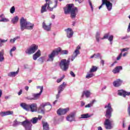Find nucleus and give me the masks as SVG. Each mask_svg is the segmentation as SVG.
<instances>
[{"instance_id":"f257e3e1","label":"nucleus","mask_w":130,"mask_h":130,"mask_svg":"<svg viewBox=\"0 0 130 130\" xmlns=\"http://www.w3.org/2000/svg\"><path fill=\"white\" fill-rule=\"evenodd\" d=\"M105 108H107L105 116L107 119H105L104 125L106 129H111L113 127L112 121L110 120L109 119L111 118L113 109L111 107V104L110 103H109L108 105H106Z\"/></svg>"},{"instance_id":"f03ea898","label":"nucleus","mask_w":130,"mask_h":130,"mask_svg":"<svg viewBox=\"0 0 130 130\" xmlns=\"http://www.w3.org/2000/svg\"><path fill=\"white\" fill-rule=\"evenodd\" d=\"M46 3L42 6L41 13L43 14L45 12H47V10L50 12H52L53 9H55L57 7V1H55L54 3H52L51 0H45ZM46 8L47 10H46Z\"/></svg>"},{"instance_id":"7ed1b4c3","label":"nucleus","mask_w":130,"mask_h":130,"mask_svg":"<svg viewBox=\"0 0 130 130\" xmlns=\"http://www.w3.org/2000/svg\"><path fill=\"white\" fill-rule=\"evenodd\" d=\"M64 13L65 15H68L71 13V17L72 19H75L77 16V13H79L78 8L74 7V4H70L67 5V8H64Z\"/></svg>"},{"instance_id":"20e7f679","label":"nucleus","mask_w":130,"mask_h":130,"mask_svg":"<svg viewBox=\"0 0 130 130\" xmlns=\"http://www.w3.org/2000/svg\"><path fill=\"white\" fill-rule=\"evenodd\" d=\"M59 52H60L61 54H68L69 53V51L67 50H62L61 48L58 47L56 49H55L54 50H53L51 53L48 55V60L50 61H53V60L54 59V57L55 56H57L59 54Z\"/></svg>"},{"instance_id":"39448f33","label":"nucleus","mask_w":130,"mask_h":130,"mask_svg":"<svg viewBox=\"0 0 130 130\" xmlns=\"http://www.w3.org/2000/svg\"><path fill=\"white\" fill-rule=\"evenodd\" d=\"M70 59L67 60L66 59H61L59 63V67L63 72L68 71L69 69V66H70Z\"/></svg>"},{"instance_id":"423d86ee","label":"nucleus","mask_w":130,"mask_h":130,"mask_svg":"<svg viewBox=\"0 0 130 130\" xmlns=\"http://www.w3.org/2000/svg\"><path fill=\"white\" fill-rule=\"evenodd\" d=\"M38 49V46L36 44H32L31 46L25 51L27 54H33L35 53Z\"/></svg>"},{"instance_id":"0eeeda50","label":"nucleus","mask_w":130,"mask_h":130,"mask_svg":"<svg viewBox=\"0 0 130 130\" xmlns=\"http://www.w3.org/2000/svg\"><path fill=\"white\" fill-rule=\"evenodd\" d=\"M102 5L99 7V10H100L101 8H103L104 5L107 7L108 10L111 11V10H112V3H110L108 0H102Z\"/></svg>"},{"instance_id":"6e6552de","label":"nucleus","mask_w":130,"mask_h":130,"mask_svg":"<svg viewBox=\"0 0 130 130\" xmlns=\"http://www.w3.org/2000/svg\"><path fill=\"white\" fill-rule=\"evenodd\" d=\"M37 88L40 89V93L33 94V98H31V99H28V100H38V99L40 98V96H41V94L43 92V86H38Z\"/></svg>"},{"instance_id":"1a4fd4ad","label":"nucleus","mask_w":130,"mask_h":130,"mask_svg":"<svg viewBox=\"0 0 130 130\" xmlns=\"http://www.w3.org/2000/svg\"><path fill=\"white\" fill-rule=\"evenodd\" d=\"M27 22V20L25 19L24 17H21L20 19V29L21 31L25 30Z\"/></svg>"},{"instance_id":"9d476101","label":"nucleus","mask_w":130,"mask_h":130,"mask_svg":"<svg viewBox=\"0 0 130 130\" xmlns=\"http://www.w3.org/2000/svg\"><path fill=\"white\" fill-rule=\"evenodd\" d=\"M80 49H81V47L80 46H78L76 47V49L75 50V51L73 52V54L72 56L71 60L73 61L75 58L80 54Z\"/></svg>"},{"instance_id":"9b49d317","label":"nucleus","mask_w":130,"mask_h":130,"mask_svg":"<svg viewBox=\"0 0 130 130\" xmlns=\"http://www.w3.org/2000/svg\"><path fill=\"white\" fill-rule=\"evenodd\" d=\"M70 111V108H66V109H59L57 111L58 115H64Z\"/></svg>"},{"instance_id":"f8f14e48","label":"nucleus","mask_w":130,"mask_h":130,"mask_svg":"<svg viewBox=\"0 0 130 130\" xmlns=\"http://www.w3.org/2000/svg\"><path fill=\"white\" fill-rule=\"evenodd\" d=\"M118 95H119V96H123L124 98H125L126 96H129L130 92H126L123 89L119 90H118Z\"/></svg>"},{"instance_id":"ddd939ff","label":"nucleus","mask_w":130,"mask_h":130,"mask_svg":"<svg viewBox=\"0 0 130 130\" xmlns=\"http://www.w3.org/2000/svg\"><path fill=\"white\" fill-rule=\"evenodd\" d=\"M21 125H23L25 128H29V127H31L32 124H31V121L28 120H25V121L21 122Z\"/></svg>"},{"instance_id":"4468645a","label":"nucleus","mask_w":130,"mask_h":130,"mask_svg":"<svg viewBox=\"0 0 130 130\" xmlns=\"http://www.w3.org/2000/svg\"><path fill=\"white\" fill-rule=\"evenodd\" d=\"M66 32H67V36L68 38H72L73 37V35H74V31H73V29L71 28H68L64 30Z\"/></svg>"},{"instance_id":"2eb2a0df","label":"nucleus","mask_w":130,"mask_h":130,"mask_svg":"<svg viewBox=\"0 0 130 130\" xmlns=\"http://www.w3.org/2000/svg\"><path fill=\"white\" fill-rule=\"evenodd\" d=\"M76 116V113L73 112L69 114L67 117V120L68 121H74L75 120V116Z\"/></svg>"},{"instance_id":"dca6fc26","label":"nucleus","mask_w":130,"mask_h":130,"mask_svg":"<svg viewBox=\"0 0 130 130\" xmlns=\"http://www.w3.org/2000/svg\"><path fill=\"white\" fill-rule=\"evenodd\" d=\"M42 27L44 30L49 31H50V30H51V23H50L49 25H47L45 23V22H44L43 23Z\"/></svg>"},{"instance_id":"f3484780","label":"nucleus","mask_w":130,"mask_h":130,"mask_svg":"<svg viewBox=\"0 0 130 130\" xmlns=\"http://www.w3.org/2000/svg\"><path fill=\"white\" fill-rule=\"evenodd\" d=\"M121 84H122V80L118 79H117L116 81H114L113 82V85L114 87H119L120 86H121Z\"/></svg>"},{"instance_id":"a211bd4d","label":"nucleus","mask_w":130,"mask_h":130,"mask_svg":"<svg viewBox=\"0 0 130 130\" xmlns=\"http://www.w3.org/2000/svg\"><path fill=\"white\" fill-rule=\"evenodd\" d=\"M13 114H14V112L11 111L0 112V115L2 117H4V116H6L7 115H12Z\"/></svg>"},{"instance_id":"6ab92c4d","label":"nucleus","mask_w":130,"mask_h":130,"mask_svg":"<svg viewBox=\"0 0 130 130\" xmlns=\"http://www.w3.org/2000/svg\"><path fill=\"white\" fill-rule=\"evenodd\" d=\"M38 112L39 113H43L45 112V105H44V103H43L39 108L38 110Z\"/></svg>"},{"instance_id":"aec40b11","label":"nucleus","mask_w":130,"mask_h":130,"mask_svg":"<svg viewBox=\"0 0 130 130\" xmlns=\"http://www.w3.org/2000/svg\"><path fill=\"white\" fill-rule=\"evenodd\" d=\"M120 71H122V67L121 66H117L113 70L112 73L113 74H119Z\"/></svg>"},{"instance_id":"412c9836","label":"nucleus","mask_w":130,"mask_h":130,"mask_svg":"<svg viewBox=\"0 0 130 130\" xmlns=\"http://www.w3.org/2000/svg\"><path fill=\"white\" fill-rule=\"evenodd\" d=\"M66 87H67V84L64 82H63L62 84L60 85L58 87V92H59V93L62 92Z\"/></svg>"},{"instance_id":"4be33fe9","label":"nucleus","mask_w":130,"mask_h":130,"mask_svg":"<svg viewBox=\"0 0 130 130\" xmlns=\"http://www.w3.org/2000/svg\"><path fill=\"white\" fill-rule=\"evenodd\" d=\"M29 109L31 112H35L37 111V104H32L29 105Z\"/></svg>"},{"instance_id":"5701e85b","label":"nucleus","mask_w":130,"mask_h":130,"mask_svg":"<svg viewBox=\"0 0 130 130\" xmlns=\"http://www.w3.org/2000/svg\"><path fill=\"white\" fill-rule=\"evenodd\" d=\"M20 106L22 108L26 110V111H29V110H30V105H28L25 103H22L20 104Z\"/></svg>"},{"instance_id":"b1692460","label":"nucleus","mask_w":130,"mask_h":130,"mask_svg":"<svg viewBox=\"0 0 130 130\" xmlns=\"http://www.w3.org/2000/svg\"><path fill=\"white\" fill-rule=\"evenodd\" d=\"M41 56V52H40V50H38L37 52L34 54L32 56V58L34 60H36L37 58L40 57Z\"/></svg>"},{"instance_id":"393cba45","label":"nucleus","mask_w":130,"mask_h":130,"mask_svg":"<svg viewBox=\"0 0 130 130\" xmlns=\"http://www.w3.org/2000/svg\"><path fill=\"white\" fill-rule=\"evenodd\" d=\"M44 104L45 105V111H49L50 110H51L52 106L49 103H44Z\"/></svg>"},{"instance_id":"a878e982","label":"nucleus","mask_w":130,"mask_h":130,"mask_svg":"<svg viewBox=\"0 0 130 130\" xmlns=\"http://www.w3.org/2000/svg\"><path fill=\"white\" fill-rule=\"evenodd\" d=\"M34 27V24L30 23V22H27L25 26V29H27L28 30H32Z\"/></svg>"},{"instance_id":"bb28decb","label":"nucleus","mask_w":130,"mask_h":130,"mask_svg":"<svg viewBox=\"0 0 130 130\" xmlns=\"http://www.w3.org/2000/svg\"><path fill=\"white\" fill-rule=\"evenodd\" d=\"M43 130H49V125L47 122H42Z\"/></svg>"},{"instance_id":"cd10ccee","label":"nucleus","mask_w":130,"mask_h":130,"mask_svg":"<svg viewBox=\"0 0 130 130\" xmlns=\"http://www.w3.org/2000/svg\"><path fill=\"white\" fill-rule=\"evenodd\" d=\"M19 22V17L18 16H15L11 20L12 24H17Z\"/></svg>"},{"instance_id":"c85d7f7f","label":"nucleus","mask_w":130,"mask_h":130,"mask_svg":"<svg viewBox=\"0 0 130 130\" xmlns=\"http://www.w3.org/2000/svg\"><path fill=\"white\" fill-rule=\"evenodd\" d=\"M97 70H98L97 66H92L89 71V73H95V72H97Z\"/></svg>"},{"instance_id":"c756f323","label":"nucleus","mask_w":130,"mask_h":130,"mask_svg":"<svg viewBox=\"0 0 130 130\" xmlns=\"http://www.w3.org/2000/svg\"><path fill=\"white\" fill-rule=\"evenodd\" d=\"M101 54H100V53H94L93 55H91L90 57V58H94V57L95 58H99V57H100Z\"/></svg>"},{"instance_id":"7c9ffc66","label":"nucleus","mask_w":130,"mask_h":130,"mask_svg":"<svg viewBox=\"0 0 130 130\" xmlns=\"http://www.w3.org/2000/svg\"><path fill=\"white\" fill-rule=\"evenodd\" d=\"M91 117V115H89L88 113L81 115V117L79 118H89Z\"/></svg>"},{"instance_id":"2f4dec72","label":"nucleus","mask_w":130,"mask_h":130,"mask_svg":"<svg viewBox=\"0 0 130 130\" xmlns=\"http://www.w3.org/2000/svg\"><path fill=\"white\" fill-rule=\"evenodd\" d=\"M16 75H18V72H12L8 74V76L15 77Z\"/></svg>"},{"instance_id":"473e14b6","label":"nucleus","mask_w":130,"mask_h":130,"mask_svg":"<svg viewBox=\"0 0 130 130\" xmlns=\"http://www.w3.org/2000/svg\"><path fill=\"white\" fill-rule=\"evenodd\" d=\"M37 121H38V118H37V117L32 118V119L30 120V122L32 123L33 124L37 123Z\"/></svg>"},{"instance_id":"72a5a7b5","label":"nucleus","mask_w":130,"mask_h":130,"mask_svg":"<svg viewBox=\"0 0 130 130\" xmlns=\"http://www.w3.org/2000/svg\"><path fill=\"white\" fill-rule=\"evenodd\" d=\"M94 102H95V100H93L90 104H88L85 105V108H90V107H91V106H93V104H94Z\"/></svg>"},{"instance_id":"f704fd0d","label":"nucleus","mask_w":130,"mask_h":130,"mask_svg":"<svg viewBox=\"0 0 130 130\" xmlns=\"http://www.w3.org/2000/svg\"><path fill=\"white\" fill-rule=\"evenodd\" d=\"M84 94L87 98H88V97H90V95H91V92H90L88 90H86L84 91Z\"/></svg>"},{"instance_id":"c9c22d12","label":"nucleus","mask_w":130,"mask_h":130,"mask_svg":"<svg viewBox=\"0 0 130 130\" xmlns=\"http://www.w3.org/2000/svg\"><path fill=\"white\" fill-rule=\"evenodd\" d=\"M4 52H0V61H4Z\"/></svg>"},{"instance_id":"e433bc0d","label":"nucleus","mask_w":130,"mask_h":130,"mask_svg":"<svg viewBox=\"0 0 130 130\" xmlns=\"http://www.w3.org/2000/svg\"><path fill=\"white\" fill-rule=\"evenodd\" d=\"M20 124H22V122H18L17 120H15L14 121L13 126H16V125H19Z\"/></svg>"},{"instance_id":"4c0bfd02","label":"nucleus","mask_w":130,"mask_h":130,"mask_svg":"<svg viewBox=\"0 0 130 130\" xmlns=\"http://www.w3.org/2000/svg\"><path fill=\"white\" fill-rule=\"evenodd\" d=\"M109 35H110V34L109 32L105 34L104 36L103 37V38H102V40L103 39H108L109 37Z\"/></svg>"},{"instance_id":"58836bf2","label":"nucleus","mask_w":130,"mask_h":130,"mask_svg":"<svg viewBox=\"0 0 130 130\" xmlns=\"http://www.w3.org/2000/svg\"><path fill=\"white\" fill-rule=\"evenodd\" d=\"M108 39L109 41L111 42V44H112V41H113V35H110Z\"/></svg>"},{"instance_id":"ea45409f","label":"nucleus","mask_w":130,"mask_h":130,"mask_svg":"<svg viewBox=\"0 0 130 130\" xmlns=\"http://www.w3.org/2000/svg\"><path fill=\"white\" fill-rule=\"evenodd\" d=\"M94 74L93 73H90V74H87V75L86 76V78L87 79H90V78H92L93 77Z\"/></svg>"},{"instance_id":"a19ab883","label":"nucleus","mask_w":130,"mask_h":130,"mask_svg":"<svg viewBox=\"0 0 130 130\" xmlns=\"http://www.w3.org/2000/svg\"><path fill=\"white\" fill-rule=\"evenodd\" d=\"M15 11H16V9H15V6H13L10 9V13H11V14H14V13H15Z\"/></svg>"},{"instance_id":"79ce46f5","label":"nucleus","mask_w":130,"mask_h":130,"mask_svg":"<svg viewBox=\"0 0 130 130\" xmlns=\"http://www.w3.org/2000/svg\"><path fill=\"white\" fill-rule=\"evenodd\" d=\"M100 34H99V32H97L96 35V39L98 42H99L100 41Z\"/></svg>"},{"instance_id":"37998d69","label":"nucleus","mask_w":130,"mask_h":130,"mask_svg":"<svg viewBox=\"0 0 130 130\" xmlns=\"http://www.w3.org/2000/svg\"><path fill=\"white\" fill-rule=\"evenodd\" d=\"M18 38H19V37H17V38H14V39H11L10 40V42L11 43H15V41H16V40L17 39H18Z\"/></svg>"},{"instance_id":"c03bdc74","label":"nucleus","mask_w":130,"mask_h":130,"mask_svg":"<svg viewBox=\"0 0 130 130\" xmlns=\"http://www.w3.org/2000/svg\"><path fill=\"white\" fill-rule=\"evenodd\" d=\"M9 19L4 17L0 19V22H9Z\"/></svg>"},{"instance_id":"a18cd8bd","label":"nucleus","mask_w":130,"mask_h":130,"mask_svg":"<svg viewBox=\"0 0 130 130\" xmlns=\"http://www.w3.org/2000/svg\"><path fill=\"white\" fill-rule=\"evenodd\" d=\"M63 79H64V76H63L60 79H58L57 80V83H60V82H61V81H62V80H63Z\"/></svg>"},{"instance_id":"49530a36","label":"nucleus","mask_w":130,"mask_h":130,"mask_svg":"<svg viewBox=\"0 0 130 130\" xmlns=\"http://www.w3.org/2000/svg\"><path fill=\"white\" fill-rule=\"evenodd\" d=\"M128 49H129V48H125L121 49L120 51L122 52H123V51H127V50H128Z\"/></svg>"},{"instance_id":"de8ad7c7","label":"nucleus","mask_w":130,"mask_h":130,"mask_svg":"<svg viewBox=\"0 0 130 130\" xmlns=\"http://www.w3.org/2000/svg\"><path fill=\"white\" fill-rule=\"evenodd\" d=\"M128 115L130 116V104L128 105L127 110Z\"/></svg>"},{"instance_id":"09e8293b","label":"nucleus","mask_w":130,"mask_h":130,"mask_svg":"<svg viewBox=\"0 0 130 130\" xmlns=\"http://www.w3.org/2000/svg\"><path fill=\"white\" fill-rule=\"evenodd\" d=\"M0 41L1 42V43H6V42H8V40H2L0 39Z\"/></svg>"},{"instance_id":"8fccbe9b","label":"nucleus","mask_w":130,"mask_h":130,"mask_svg":"<svg viewBox=\"0 0 130 130\" xmlns=\"http://www.w3.org/2000/svg\"><path fill=\"white\" fill-rule=\"evenodd\" d=\"M70 75L72 76V77H73V78H75V77H76V75L74 72H73V71L70 72Z\"/></svg>"},{"instance_id":"3c124183","label":"nucleus","mask_w":130,"mask_h":130,"mask_svg":"<svg viewBox=\"0 0 130 130\" xmlns=\"http://www.w3.org/2000/svg\"><path fill=\"white\" fill-rule=\"evenodd\" d=\"M122 55V53H121L117 57V60H119L121 58V56Z\"/></svg>"},{"instance_id":"603ef678","label":"nucleus","mask_w":130,"mask_h":130,"mask_svg":"<svg viewBox=\"0 0 130 130\" xmlns=\"http://www.w3.org/2000/svg\"><path fill=\"white\" fill-rule=\"evenodd\" d=\"M89 6L91 7L92 11H93V5H92V2H91V1H89Z\"/></svg>"},{"instance_id":"864d4df0","label":"nucleus","mask_w":130,"mask_h":130,"mask_svg":"<svg viewBox=\"0 0 130 130\" xmlns=\"http://www.w3.org/2000/svg\"><path fill=\"white\" fill-rule=\"evenodd\" d=\"M23 93V90L22 89H20V91L18 93V96H20Z\"/></svg>"},{"instance_id":"5fc2aeb1","label":"nucleus","mask_w":130,"mask_h":130,"mask_svg":"<svg viewBox=\"0 0 130 130\" xmlns=\"http://www.w3.org/2000/svg\"><path fill=\"white\" fill-rule=\"evenodd\" d=\"M75 2H78L79 4H82L84 2V0H75Z\"/></svg>"},{"instance_id":"6e6d98bb","label":"nucleus","mask_w":130,"mask_h":130,"mask_svg":"<svg viewBox=\"0 0 130 130\" xmlns=\"http://www.w3.org/2000/svg\"><path fill=\"white\" fill-rule=\"evenodd\" d=\"M16 47H13L10 50V51L13 52V51H15V50H16Z\"/></svg>"},{"instance_id":"4d7b16f0","label":"nucleus","mask_w":130,"mask_h":130,"mask_svg":"<svg viewBox=\"0 0 130 130\" xmlns=\"http://www.w3.org/2000/svg\"><path fill=\"white\" fill-rule=\"evenodd\" d=\"M125 121L124 120H123V125H122V127L123 128H124V127H125Z\"/></svg>"},{"instance_id":"13d9d810","label":"nucleus","mask_w":130,"mask_h":130,"mask_svg":"<svg viewBox=\"0 0 130 130\" xmlns=\"http://www.w3.org/2000/svg\"><path fill=\"white\" fill-rule=\"evenodd\" d=\"M59 96H60V93H59V92L58 91V94L56 95V99H58L59 98Z\"/></svg>"},{"instance_id":"bf43d9fd","label":"nucleus","mask_w":130,"mask_h":130,"mask_svg":"<svg viewBox=\"0 0 130 130\" xmlns=\"http://www.w3.org/2000/svg\"><path fill=\"white\" fill-rule=\"evenodd\" d=\"M128 38V37L127 36H126L125 37H123L121 38V39L123 40V39H127Z\"/></svg>"},{"instance_id":"052dcab7","label":"nucleus","mask_w":130,"mask_h":130,"mask_svg":"<svg viewBox=\"0 0 130 130\" xmlns=\"http://www.w3.org/2000/svg\"><path fill=\"white\" fill-rule=\"evenodd\" d=\"M101 63H102V66H104V60H101Z\"/></svg>"},{"instance_id":"680f3d73","label":"nucleus","mask_w":130,"mask_h":130,"mask_svg":"<svg viewBox=\"0 0 130 130\" xmlns=\"http://www.w3.org/2000/svg\"><path fill=\"white\" fill-rule=\"evenodd\" d=\"M38 118V119H39L40 120V119H41V118H42V116H39L38 117H37Z\"/></svg>"},{"instance_id":"e2e57ef3","label":"nucleus","mask_w":130,"mask_h":130,"mask_svg":"<svg viewBox=\"0 0 130 130\" xmlns=\"http://www.w3.org/2000/svg\"><path fill=\"white\" fill-rule=\"evenodd\" d=\"M85 106V103L83 102H81V106Z\"/></svg>"},{"instance_id":"0e129e2a","label":"nucleus","mask_w":130,"mask_h":130,"mask_svg":"<svg viewBox=\"0 0 130 130\" xmlns=\"http://www.w3.org/2000/svg\"><path fill=\"white\" fill-rule=\"evenodd\" d=\"M52 19H55V15H53L51 16Z\"/></svg>"},{"instance_id":"69168bd1","label":"nucleus","mask_w":130,"mask_h":130,"mask_svg":"<svg viewBox=\"0 0 130 130\" xmlns=\"http://www.w3.org/2000/svg\"><path fill=\"white\" fill-rule=\"evenodd\" d=\"M25 89L26 91H28L29 90V86H25Z\"/></svg>"},{"instance_id":"338daca9","label":"nucleus","mask_w":130,"mask_h":130,"mask_svg":"<svg viewBox=\"0 0 130 130\" xmlns=\"http://www.w3.org/2000/svg\"><path fill=\"white\" fill-rule=\"evenodd\" d=\"M115 63H116V61H115L112 64H111V67H113Z\"/></svg>"},{"instance_id":"774afa93","label":"nucleus","mask_w":130,"mask_h":130,"mask_svg":"<svg viewBox=\"0 0 130 130\" xmlns=\"http://www.w3.org/2000/svg\"><path fill=\"white\" fill-rule=\"evenodd\" d=\"M98 130H102V127L101 126H99L98 127Z\"/></svg>"}]
</instances>
